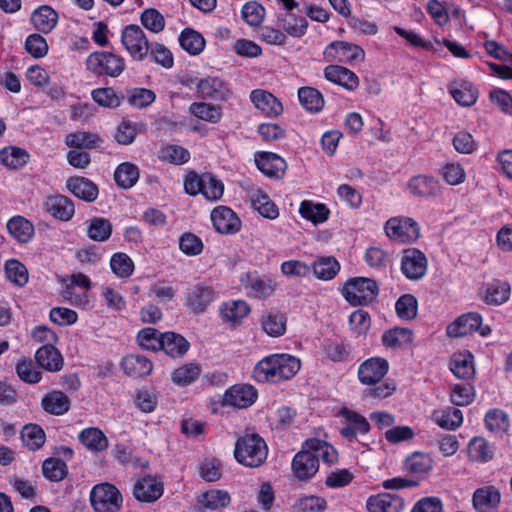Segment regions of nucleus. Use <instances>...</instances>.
<instances>
[{
	"label": "nucleus",
	"mask_w": 512,
	"mask_h": 512,
	"mask_svg": "<svg viewBox=\"0 0 512 512\" xmlns=\"http://www.w3.org/2000/svg\"><path fill=\"white\" fill-rule=\"evenodd\" d=\"M134 497L141 502H154L160 497V486L156 477L150 475L139 479L133 488Z\"/></svg>",
	"instance_id": "nucleus-28"
},
{
	"label": "nucleus",
	"mask_w": 512,
	"mask_h": 512,
	"mask_svg": "<svg viewBox=\"0 0 512 512\" xmlns=\"http://www.w3.org/2000/svg\"><path fill=\"white\" fill-rule=\"evenodd\" d=\"M450 370L458 378L471 379L475 374L473 355L468 351L453 354L450 360Z\"/></svg>",
	"instance_id": "nucleus-31"
},
{
	"label": "nucleus",
	"mask_w": 512,
	"mask_h": 512,
	"mask_svg": "<svg viewBox=\"0 0 512 512\" xmlns=\"http://www.w3.org/2000/svg\"><path fill=\"white\" fill-rule=\"evenodd\" d=\"M257 390L248 384H237L230 387L224 394L223 405L240 409L251 406L257 399Z\"/></svg>",
	"instance_id": "nucleus-13"
},
{
	"label": "nucleus",
	"mask_w": 512,
	"mask_h": 512,
	"mask_svg": "<svg viewBox=\"0 0 512 512\" xmlns=\"http://www.w3.org/2000/svg\"><path fill=\"white\" fill-rule=\"evenodd\" d=\"M319 469V455L308 447L302 446L292 460V471L295 477L301 481L312 478Z\"/></svg>",
	"instance_id": "nucleus-10"
},
{
	"label": "nucleus",
	"mask_w": 512,
	"mask_h": 512,
	"mask_svg": "<svg viewBox=\"0 0 512 512\" xmlns=\"http://www.w3.org/2000/svg\"><path fill=\"white\" fill-rule=\"evenodd\" d=\"M215 229L221 234H234L240 230L241 221L236 213L226 206H218L211 213Z\"/></svg>",
	"instance_id": "nucleus-14"
},
{
	"label": "nucleus",
	"mask_w": 512,
	"mask_h": 512,
	"mask_svg": "<svg viewBox=\"0 0 512 512\" xmlns=\"http://www.w3.org/2000/svg\"><path fill=\"white\" fill-rule=\"evenodd\" d=\"M433 461L429 455L423 453H413L405 462L406 470L414 475H423L432 469Z\"/></svg>",
	"instance_id": "nucleus-58"
},
{
	"label": "nucleus",
	"mask_w": 512,
	"mask_h": 512,
	"mask_svg": "<svg viewBox=\"0 0 512 512\" xmlns=\"http://www.w3.org/2000/svg\"><path fill=\"white\" fill-rule=\"evenodd\" d=\"M6 277L18 286H24L28 281L26 267L16 259L7 260L5 263Z\"/></svg>",
	"instance_id": "nucleus-62"
},
{
	"label": "nucleus",
	"mask_w": 512,
	"mask_h": 512,
	"mask_svg": "<svg viewBox=\"0 0 512 512\" xmlns=\"http://www.w3.org/2000/svg\"><path fill=\"white\" fill-rule=\"evenodd\" d=\"M16 373L19 378L29 384H36L42 378L41 371L35 366L31 360H21L16 366Z\"/></svg>",
	"instance_id": "nucleus-64"
},
{
	"label": "nucleus",
	"mask_w": 512,
	"mask_h": 512,
	"mask_svg": "<svg viewBox=\"0 0 512 512\" xmlns=\"http://www.w3.org/2000/svg\"><path fill=\"white\" fill-rule=\"evenodd\" d=\"M386 235L401 243H411L420 236L418 223L409 217H393L385 224Z\"/></svg>",
	"instance_id": "nucleus-6"
},
{
	"label": "nucleus",
	"mask_w": 512,
	"mask_h": 512,
	"mask_svg": "<svg viewBox=\"0 0 512 512\" xmlns=\"http://www.w3.org/2000/svg\"><path fill=\"white\" fill-rule=\"evenodd\" d=\"M301 367L300 359L290 354H271L260 360L253 369V377L261 383L289 380Z\"/></svg>",
	"instance_id": "nucleus-1"
},
{
	"label": "nucleus",
	"mask_w": 512,
	"mask_h": 512,
	"mask_svg": "<svg viewBox=\"0 0 512 512\" xmlns=\"http://www.w3.org/2000/svg\"><path fill=\"white\" fill-rule=\"evenodd\" d=\"M366 506L369 512H401L404 504L399 496L383 493L370 496Z\"/></svg>",
	"instance_id": "nucleus-23"
},
{
	"label": "nucleus",
	"mask_w": 512,
	"mask_h": 512,
	"mask_svg": "<svg viewBox=\"0 0 512 512\" xmlns=\"http://www.w3.org/2000/svg\"><path fill=\"white\" fill-rule=\"evenodd\" d=\"M31 21L38 31L47 34L56 27L58 13L50 6L42 5L32 13Z\"/></svg>",
	"instance_id": "nucleus-29"
},
{
	"label": "nucleus",
	"mask_w": 512,
	"mask_h": 512,
	"mask_svg": "<svg viewBox=\"0 0 512 512\" xmlns=\"http://www.w3.org/2000/svg\"><path fill=\"white\" fill-rule=\"evenodd\" d=\"M111 233L112 225L109 220L101 217H95L89 221L87 234L90 239L103 242L109 239Z\"/></svg>",
	"instance_id": "nucleus-55"
},
{
	"label": "nucleus",
	"mask_w": 512,
	"mask_h": 512,
	"mask_svg": "<svg viewBox=\"0 0 512 512\" xmlns=\"http://www.w3.org/2000/svg\"><path fill=\"white\" fill-rule=\"evenodd\" d=\"M252 207L257 210L263 217L275 219L279 215V211L270 197L262 191H257L251 197Z\"/></svg>",
	"instance_id": "nucleus-51"
},
{
	"label": "nucleus",
	"mask_w": 512,
	"mask_h": 512,
	"mask_svg": "<svg viewBox=\"0 0 512 512\" xmlns=\"http://www.w3.org/2000/svg\"><path fill=\"white\" fill-rule=\"evenodd\" d=\"M364 57L365 52L360 46L346 41H334L323 52V58L326 62H362Z\"/></svg>",
	"instance_id": "nucleus-8"
},
{
	"label": "nucleus",
	"mask_w": 512,
	"mask_h": 512,
	"mask_svg": "<svg viewBox=\"0 0 512 512\" xmlns=\"http://www.w3.org/2000/svg\"><path fill=\"white\" fill-rule=\"evenodd\" d=\"M300 104L311 113H318L324 107V97L320 91L313 87L305 86L298 89Z\"/></svg>",
	"instance_id": "nucleus-39"
},
{
	"label": "nucleus",
	"mask_w": 512,
	"mask_h": 512,
	"mask_svg": "<svg viewBox=\"0 0 512 512\" xmlns=\"http://www.w3.org/2000/svg\"><path fill=\"white\" fill-rule=\"evenodd\" d=\"M197 92L203 99L223 101L229 97L227 84L218 77H207L197 83Z\"/></svg>",
	"instance_id": "nucleus-17"
},
{
	"label": "nucleus",
	"mask_w": 512,
	"mask_h": 512,
	"mask_svg": "<svg viewBox=\"0 0 512 512\" xmlns=\"http://www.w3.org/2000/svg\"><path fill=\"white\" fill-rule=\"evenodd\" d=\"M311 270L320 280H332L340 271V264L333 256H322L313 262Z\"/></svg>",
	"instance_id": "nucleus-37"
},
{
	"label": "nucleus",
	"mask_w": 512,
	"mask_h": 512,
	"mask_svg": "<svg viewBox=\"0 0 512 512\" xmlns=\"http://www.w3.org/2000/svg\"><path fill=\"white\" fill-rule=\"evenodd\" d=\"M469 457L476 462H488L494 456L493 449L488 442L481 437H474L468 445Z\"/></svg>",
	"instance_id": "nucleus-50"
},
{
	"label": "nucleus",
	"mask_w": 512,
	"mask_h": 512,
	"mask_svg": "<svg viewBox=\"0 0 512 512\" xmlns=\"http://www.w3.org/2000/svg\"><path fill=\"white\" fill-rule=\"evenodd\" d=\"M44 207L53 217L68 221L74 213L75 207L71 199L64 195H53L46 198Z\"/></svg>",
	"instance_id": "nucleus-22"
},
{
	"label": "nucleus",
	"mask_w": 512,
	"mask_h": 512,
	"mask_svg": "<svg viewBox=\"0 0 512 512\" xmlns=\"http://www.w3.org/2000/svg\"><path fill=\"white\" fill-rule=\"evenodd\" d=\"M250 97L256 108L268 117H276L283 112L281 102L268 91L256 89Z\"/></svg>",
	"instance_id": "nucleus-20"
},
{
	"label": "nucleus",
	"mask_w": 512,
	"mask_h": 512,
	"mask_svg": "<svg viewBox=\"0 0 512 512\" xmlns=\"http://www.w3.org/2000/svg\"><path fill=\"white\" fill-rule=\"evenodd\" d=\"M299 213L303 218L319 224L328 219L330 211L325 204L304 200L300 204Z\"/></svg>",
	"instance_id": "nucleus-41"
},
{
	"label": "nucleus",
	"mask_w": 512,
	"mask_h": 512,
	"mask_svg": "<svg viewBox=\"0 0 512 512\" xmlns=\"http://www.w3.org/2000/svg\"><path fill=\"white\" fill-rule=\"evenodd\" d=\"M43 475L50 481H60L67 474V465L58 458H48L42 465Z\"/></svg>",
	"instance_id": "nucleus-61"
},
{
	"label": "nucleus",
	"mask_w": 512,
	"mask_h": 512,
	"mask_svg": "<svg viewBox=\"0 0 512 512\" xmlns=\"http://www.w3.org/2000/svg\"><path fill=\"white\" fill-rule=\"evenodd\" d=\"M286 316L281 312H267L262 315L261 326L265 333L272 337H278L286 331Z\"/></svg>",
	"instance_id": "nucleus-40"
},
{
	"label": "nucleus",
	"mask_w": 512,
	"mask_h": 512,
	"mask_svg": "<svg viewBox=\"0 0 512 512\" xmlns=\"http://www.w3.org/2000/svg\"><path fill=\"white\" fill-rule=\"evenodd\" d=\"M214 296L215 292L212 287L195 285L186 295V305L193 313L199 314L205 311Z\"/></svg>",
	"instance_id": "nucleus-19"
},
{
	"label": "nucleus",
	"mask_w": 512,
	"mask_h": 512,
	"mask_svg": "<svg viewBox=\"0 0 512 512\" xmlns=\"http://www.w3.org/2000/svg\"><path fill=\"white\" fill-rule=\"evenodd\" d=\"M10 235L19 243H28L34 235V227L22 216H14L7 223Z\"/></svg>",
	"instance_id": "nucleus-36"
},
{
	"label": "nucleus",
	"mask_w": 512,
	"mask_h": 512,
	"mask_svg": "<svg viewBox=\"0 0 512 512\" xmlns=\"http://www.w3.org/2000/svg\"><path fill=\"white\" fill-rule=\"evenodd\" d=\"M450 92L454 100L463 106L473 105L478 98V90L466 81L458 83Z\"/></svg>",
	"instance_id": "nucleus-54"
},
{
	"label": "nucleus",
	"mask_w": 512,
	"mask_h": 512,
	"mask_svg": "<svg viewBox=\"0 0 512 512\" xmlns=\"http://www.w3.org/2000/svg\"><path fill=\"white\" fill-rule=\"evenodd\" d=\"M113 273L119 278H128L134 271L132 259L125 253H115L110 260Z\"/></svg>",
	"instance_id": "nucleus-59"
},
{
	"label": "nucleus",
	"mask_w": 512,
	"mask_h": 512,
	"mask_svg": "<svg viewBox=\"0 0 512 512\" xmlns=\"http://www.w3.org/2000/svg\"><path fill=\"white\" fill-rule=\"evenodd\" d=\"M282 20L283 29L291 36L301 37L306 33L308 22L302 16L286 13Z\"/></svg>",
	"instance_id": "nucleus-60"
},
{
	"label": "nucleus",
	"mask_w": 512,
	"mask_h": 512,
	"mask_svg": "<svg viewBox=\"0 0 512 512\" xmlns=\"http://www.w3.org/2000/svg\"><path fill=\"white\" fill-rule=\"evenodd\" d=\"M197 501L204 509L218 510L227 507L231 502V497L225 490L211 489L200 494Z\"/></svg>",
	"instance_id": "nucleus-35"
},
{
	"label": "nucleus",
	"mask_w": 512,
	"mask_h": 512,
	"mask_svg": "<svg viewBox=\"0 0 512 512\" xmlns=\"http://www.w3.org/2000/svg\"><path fill=\"white\" fill-rule=\"evenodd\" d=\"M121 42L124 49L136 61L143 60L149 52V42L142 29L135 24L122 30Z\"/></svg>",
	"instance_id": "nucleus-7"
},
{
	"label": "nucleus",
	"mask_w": 512,
	"mask_h": 512,
	"mask_svg": "<svg viewBox=\"0 0 512 512\" xmlns=\"http://www.w3.org/2000/svg\"><path fill=\"white\" fill-rule=\"evenodd\" d=\"M250 312V307L245 301L237 300L224 303L221 307L223 319L231 323H239Z\"/></svg>",
	"instance_id": "nucleus-49"
},
{
	"label": "nucleus",
	"mask_w": 512,
	"mask_h": 512,
	"mask_svg": "<svg viewBox=\"0 0 512 512\" xmlns=\"http://www.w3.org/2000/svg\"><path fill=\"white\" fill-rule=\"evenodd\" d=\"M139 178V169L136 165L129 162L120 164L114 173L116 184L124 189L131 188Z\"/></svg>",
	"instance_id": "nucleus-45"
},
{
	"label": "nucleus",
	"mask_w": 512,
	"mask_h": 512,
	"mask_svg": "<svg viewBox=\"0 0 512 512\" xmlns=\"http://www.w3.org/2000/svg\"><path fill=\"white\" fill-rule=\"evenodd\" d=\"M91 505L95 512H117L122 506V495L112 484L95 485L90 493Z\"/></svg>",
	"instance_id": "nucleus-5"
},
{
	"label": "nucleus",
	"mask_w": 512,
	"mask_h": 512,
	"mask_svg": "<svg viewBox=\"0 0 512 512\" xmlns=\"http://www.w3.org/2000/svg\"><path fill=\"white\" fill-rule=\"evenodd\" d=\"M501 501L500 491L492 485L478 488L473 493L472 503L477 512H490Z\"/></svg>",
	"instance_id": "nucleus-18"
},
{
	"label": "nucleus",
	"mask_w": 512,
	"mask_h": 512,
	"mask_svg": "<svg viewBox=\"0 0 512 512\" xmlns=\"http://www.w3.org/2000/svg\"><path fill=\"white\" fill-rule=\"evenodd\" d=\"M413 340V332L406 328H394L382 335V342L386 347L398 348L408 345Z\"/></svg>",
	"instance_id": "nucleus-52"
},
{
	"label": "nucleus",
	"mask_w": 512,
	"mask_h": 512,
	"mask_svg": "<svg viewBox=\"0 0 512 512\" xmlns=\"http://www.w3.org/2000/svg\"><path fill=\"white\" fill-rule=\"evenodd\" d=\"M255 163L257 168L270 178H282L287 169L285 160L272 152H257Z\"/></svg>",
	"instance_id": "nucleus-16"
},
{
	"label": "nucleus",
	"mask_w": 512,
	"mask_h": 512,
	"mask_svg": "<svg viewBox=\"0 0 512 512\" xmlns=\"http://www.w3.org/2000/svg\"><path fill=\"white\" fill-rule=\"evenodd\" d=\"M267 455V444L258 434H245L238 438L235 443V459L246 467H260L266 461Z\"/></svg>",
	"instance_id": "nucleus-2"
},
{
	"label": "nucleus",
	"mask_w": 512,
	"mask_h": 512,
	"mask_svg": "<svg viewBox=\"0 0 512 512\" xmlns=\"http://www.w3.org/2000/svg\"><path fill=\"white\" fill-rule=\"evenodd\" d=\"M341 415L345 420V426L341 428L340 434L348 439L349 441H354L357 439L358 434H366L370 430V424L367 419L361 414L343 408L341 410Z\"/></svg>",
	"instance_id": "nucleus-15"
},
{
	"label": "nucleus",
	"mask_w": 512,
	"mask_h": 512,
	"mask_svg": "<svg viewBox=\"0 0 512 512\" xmlns=\"http://www.w3.org/2000/svg\"><path fill=\"white\" fill-rule=\"evenodd\" d=\"M325 78L349 91H354L359 85L358 76L348 68L340 65H329L324 69Z\"/></svg>",
	"instance_id": "nucleus-21"
},
{
	"label": "nucleus",
	"mask_w": 512,
	"mask_h": 512,
	"mask_svg": "<svg viewBox=\"0 0 512 512\" xmlns=\"http://www.w3.org/2000/svg\"><path fill=\"white\" fill-rule=\"evenodd\" d=\"M189 111L195 117L210 123H218L222 117L220 106L205 102L192 103Z\"/></svg>",
	"instance_id": "nucleus-46"
},
{
	"label": "nucleus",
	"mask_w": 512,
	"mask_h": 512,
	"mask_svg": "<svg viewBox=\"0 0 512 512\" xmlns=\"http://www.w3.org/2000/svg\"><path fill=\"white\" fill-rule=\"evenodd\" d=\"M475 331H479L482 336H487L491 332L489 326H482V317L476 312L459 316L446 329L447 335L450 337H463Z\"/></svg>",
	"instance_id": "nucleus-9"
},
{
	"label": "nucleus",
	"mask_w": 512,
	"mask_h": 512,
	"mask_svg": "<svg viewBox=\"0 0 512 512\" xmlns=\"http://www.w3.org/2000/svg\"><path fill=\"white\" fill-rule=\"evenodd\" d=\"M201 369L195 363H188L175 369L171 378L173 383L179 386H187L194 382L200 375Z\"/></svg>",
	"instance_id": "nucleus-57"
},
{
	"label": "nucleus",
	"mask_w": 512,
	"mask_h": 512,
	"mask_svg": "<svg viewBox=\"0 0 512 512\" xmlns=\"http://www.w3.org/2000/svg\"><path fill=\"white\" fill-rule=\"evenodd\" d=\"M21 438L24 445L32 451L40 449L46 440L44 430L37 424H27L23 427Z\"/></svg>",
	"instance_id": "nucleus-48"
},
{
	"label": "nucleus",
	"mask_w": 512,
	"mask_h": 512,
	"mask_svg": "<svg viewBox=\"0 0 512 512\" xmlns=\"http://www.w3.org/2000/svg\"><path fill=\"white\" fill-rule=\"evenodd\" d=\"M124 373L133 378L149 375L153 369L152 362L145 356L130 354L121 361Z\"/></svg>",
	"instance_id": "nucleus-26"
},
{
	"label": "nucleus",
	"mask_w": 512,
	"mask_h": 512,
	"mask_svg": "<svg viewBox=\"0 0 512 512\" xmlns=\"http://www.w3.org/2000/svg\"><path fill=\"white\" fill-rule=\"evenodd\" d=\"M436 423L443 429L455 430L463 422L462 411L455 407H446L441 411L433 413Z\"/></svg>",
	"instance_id": "nucleus-42"
},
{
	"label": "nucleus",
	"mask_w": 512,
	"mask_h": 512,
	"mask_svg": "<svg viewBox=\"0 0 512 512\" xmlns=\"http://www.w3.org/2000/svg\"><path fill=\"white\" fill-rule=\"evenodd\" d=\"M277 283L269 277H249L246 288L255 298H267L276 290Z\"/></svg>",
	"instance_id": "nucleus-43"
},
{
	"label": "nucleus",
	"mask_w": 512,
	"mask_h": 512,
	"mask_svg": "<svg viewBox=\"0 0 512 512\" xmlns=\"http://www.w3.org/2000/svg\"><path fill=\"white\" fill-rule=\"evenodd\" d=\"M66 186L73 195L86 202L95 201L99 194L97 186L85 177H70Z\"/></svg>",
	"instance_id": "nucleus-25"
},
{
	"label": "nucleus",
	"mask_w": 512,
	"mask_h": 512,
	"mask_svg": "<svg viewBox=\"0 0 512 512\" xmlns=\"http://www.w3.org/2000/svg\"><path fill=\"white\" fill-rule=\"evenodd\" d=\"M41 406L47 413L59 416L68 412L70 400L64 392L53 390L42 398Z\"/></svg>",
	"instance_id": "nucleus-30"
},
{
	"label": "nucleus",
	"mask_w": 512,
	"mask_h": 512,
	"mask_svg": "<svg viewBox=\"0 0 512 512\" xmlns=\"http://www.w3.org/2000/svg\"><path fill=\"white\" fill-rule=\"evenodd\" d=\"M128 103L136 108H145L156 100V94L146 88H133L127 92Z\"/></svg>",
	"instance_id": "nucleus-63"
},
{
	"label": "nucleus",
	"mask_w": 512,
	"mask_h": 512,
	"mask_svg": "<svg viewBox=\"0 0 512 512\" xmlns=\"http://www.w3.org/2000/svg\"><path fill=\"white\" fill-rule=\"evenodd\" d=\"M189 342L175 332L162 333V351L172 358L182 357L189 349Z\"/></svg>",
	"instance_id": "nucleus-32"
},
{
	"label": "nucleus",
	"mask_w": 512,
	"mask_h": 512,
	"mask_svg": "<svg viewBox=\"0 0 512 512\" xmlns=\"http://www.w3.org/2000/svg\"><path fill=\"white\" fill-rule=\"evenodd\" d=\"M28 161L29 154L23 148L9 146L0 151V162L9 169H20Z\"/></svg>",
	"instance_id": "nucleus-38"
},
{
	"label": "nucleus",
	"mask_w": 512,
	"mask_h": 512,
	"mask_svg": "<svg viewBox=\"0 0 512 512\" xmlns=\"http://www.w3.org/2000/svg\"><path fill=\"white\" fill-rule=\"evenodd\" d=\"M485 425L494 434H503L509 428L508 415L500 409L489 410L485 415Z\"/></svg>",
	"instance_id": "nucleus-56"
},
{
	"label": "nucleus",
	"mask_w": 512,
	"mask_h": 512,
	"mask_svg": "<svg viewBox=\"0 0 512 512\" xmlns=\"http://www.w3.org/2000/svg\"><path fill=\"white\" fill-rule=\"evenodd\" d=\"M38 365L49 371L58 372L64 365V359L60 351L52 345H43L35 353Z\"/></svg>",
	"instance_id": "nucleus-24"
},
{
	"label": "nucleus",
	"mask_w": 512,
	"mask_h": 512,
	"mask_svg": "<svg viewBox=\"0 0 512 512\" xmlns=\"http://www.w3.org/2000/svg\"><path fill=\"white\" fill-rule=\"evenodd\" d=\"M179 41L181 47L191 55L200 54L205 47L203 36L191 28H186L182 31Z\"/></svg>",
	"instance_id": "nucleus-44"
},
{
	"label": "nucleus",
	"mask_w": 512,
	"mask_h": 512,
	"mask_svg": "<svg viewBox=\"0 0 512 512\" xmlns=\"http://www.w3.org/2000/svg\"><path fill=\"white\" fill-rule=\"evenodd\" d=\"M378 292L376 281L366 277L349 279L343 289L345 299L354 306L370 304L377 297Z\"/></svg>",
	"instance_id": "nucleus-4"
},
{
	"label": "nucleus",
	"mask_w": 512,
	"mask_h": 512,
	"mask_svg": "<svg viewBox=\"0 0 512 512\" xmlns=\"http://www.w3.org/2000/svg\"><path fill=\"white\" fill-rule=\"evenodd\" d=\"M510 290L507 282L494 280L486 285L482 299L488 305H501L509 299Z\"/></svg>",
	"instance_id": "nucleus-34"
},
{
	"label": "nucleus",
	"mask_w": 512,
	"mask_h": 512,
	"mask_svg": "<svg viewBox=\"0 0 512 512\" xmlns=\"http://www.w3.org/2000/svg\"><path fill=\"white\" fill-rule=\"evenodd\" d=\"M79 441L90 451L100 452L108 448L109 441L105 434L96 427L83 429L79 433Z\"/></svg>",
	"instance_id": "nucleus-33"
},
{
	"label": "nucleus",
	"mask_w": 512,
	"mask_h": 512,
	"mask_svg": "<svg viewBox=\"0 0 512 512\" xmlns=\"http://www.w3.org/2000/svg\"><path fill=\"white\" fill-rule=\"evenodd\" d=\"M408 188L417 197H435L440 192V184L432 176L417 175L408 182Z\"/></svg>",
	"instance_id": "nucleus-27"
},
{
	"label": "nucleus",
	"mask_w": 512,
	"mask_h": 512,
	"mask_svg": "<svg viewBox=\"0 0 512 512\" xmlns=\"http://www.w3.org/2000/svg\"><path fill=\"white\" fill-rule=\"evenodd\" d=\"M428 261L425 254L416 249L409 248L403 251L401 258V271L410 280H419L427 271Z\"/></svg>",
	"instance_id": "nucleus-11"
},
{
	"label": "nucleus",
	"mask_w": 512,
	"mask_h": 512,
	"mask_svg": "<svg viewBox=\"0 0 512 512\" xmlns=\"http://www.w3.org/2000/svg\"><path fill=\"white\" fill-rule=\"evenodd\" d=\"M388 361L381 357H371L360 364L358 379L363 385L379 383L388 373Z\"/></svg>",
	"instance_id": "nucleus-12"
},
{
	"label": "nucleus",
	"mask_w": 512,
	"mask_h": 512,
	"mask_svg": "<svg viewBox=\"0 0 512 512\" xmlns=\"http://www.w3.org/2000/svg\"><path fill=\"white\" fill-rule=\"evenodd\" d=\"M101 139L97 134L78 131L75 133H70L65 138V143L67 146L75 149H92L99 146Z\"/></svg>",
	"instance_id": "nucleus-47"
},
{
	"label": "nucleus",
	"mask_w": 512,
	"mask_h": 512,
	"mask_svg": "<svg viewBox=\"0 0 512 512\" xmlns=\"http://www.w3.org/2000/svg\"><path fill=\"white\" fill-rule=\"evenodd\" d=\"M304 447H308V449L312 450L315 454H318L319 459L321 458L325 463L333 464L337 461V451L325 441L317 438L307 439L304 442Z\"/></svg>",
	"instance_id": "nucleus-53"
},
{
	"label": "nucleus",
	"mask_w": 512,
	"mask_h": 512,
	"mask_svg": "<svg viewBox=\"0 0 512 512\" xmlns=\"http://www.w3.org/2000/svg\"><path fill=\"white\" fill-rule=\"evenodd\" d=\"M87 69L95 76L119 77L126 68L125 59L109 51H95L86 59Z\"/></svg>",
	"instance_id": "nucleus-3"
}]
</instances>
